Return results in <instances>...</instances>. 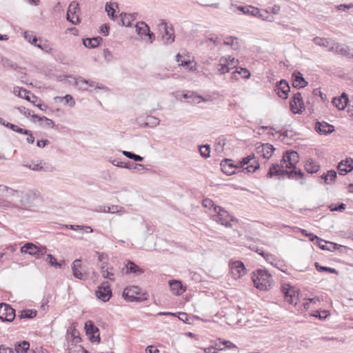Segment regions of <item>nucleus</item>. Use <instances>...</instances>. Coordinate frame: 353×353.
Masks as SVG:
<instances>
[{"label": "nucleus", "instance_id": "obj_1", "mask_svg": "<svg viewBox=\"0 0 353 353\" xmlns=\"http://www.w3.org/2000/svg\"><path fill=\"white\" fill-rule=\"evenodd\" d=\"M37 194L0 185V209H27L33 205Z\"/></svg>", "mask_w": 353, "mask_h": 353}, {"label": "nucleus", "instance_id": "obj_2", "mask_svg": "<svg viewBox=\"0 0 353 353\" xmlns=\"http://www.w3.org/2000/svg\"><path fill=\"white\" fill-rule=\"evenodd\" d=\"M284 174H287L290 179H301L300 183L301 184L305 183L303 179L304 173L301 170L292 171L284 170V165L282 163H281V165L278 163L272 164L269 169L267 176L272 178L274 176H281Z\"/></svg>", "mask_w": 353, "mask_h": 353}, {"label": "nucleus", "instance_id": "obj_3", "mask_svg": "<svg viewBox=\"0 0 353 353\" xmlns=\"http://www.w3.org/2000/svg\"><path fill=\"white\" fill-rule=\"evenodd\" d=\"M252 281L254 286L260 290H268L272 282V276L265 270H258L253 272Z\"/></svg>", "mask_w": 353, "mask_h": 353}, {"label": "nucleus", "instance_id": "obj_4", "mask_svg": "<svg viewBox=\"0 0 353 353\" xmlns=\"http://www.w3.org/2000/svg\"><path fill=\"white\" fill-rule=\"evenodd\" d=\"M214 212L216 214L212 215L213 220L226 228L232 227L230 221H233V218L226 210L221 206H214Z\"/></svg>", "mask_w": 353, "mask_h": 353}, {"label": "nucleus", "instance_id": "obj_5", "mask_svg": "<svg viewBox=\"0 0 353 353\" xmlns=\"http://www.w3.org/2000/svg\"><path fill=\"white\" fill-rule=\"evenodd\" d=\"M22 254H28L31 256L39 259L46 252V248L44 246H37L32 243H25L20 249Z\"/></svg>", "mask_w": 353, "mask_h": 353}, {"label": "nucleus", "instance_id": "obj_6", "mask_svg": "<svg viewBox=\"0 0 353 353\" xmlns=\"http://www.w3.org/2000/svg\"><path fill=\"white\" fill-rule=\"evenodd\" d=\"M299 161V155L296 151L285 152L281 160V163L284 165V168L291 169L293 170H296V165Z\"/></svg>", "mask_w": 353, "mask_h": 353}, {"label": "nucleus", "instance_id": "obj_7", "mask_svg": "<svg viewBox=\"0 0 353 353\" xmlns=\"http://www.w3.org/2000/svg\"><path fill=\"white\" fill-rule=\"evenodd\" d=\"M23 166L28 168L33 171L52 172L55 168L50 163L43 162L40 160L32 161L30 164H23Z\"/></svg>", "mask_w": 353, "mask_h": 353}, {"label": "nucleus", "instance_id": "obj_8", "mask_svg": "<svg viewBox=\"0 0 353 353\" xmlns=\"http://www.w3.org/2000/svg\"><path fill=\"white\" fill-rule=\"evenodd\" d=\"M137 33L143 39V37H148L150 43L155 39L154 34L150 30L149 26L143 21H139L135 26Z\"/></svg>", "mask_w": 353, "mask_h": 353}, {"label": "nucleus", "instance_id": "obj_9", "mask_svg": "<svg viewBox=\"0 0 353 353\" xmlns=\"http://www.w3.org/2000/svg\"><path fill=\"white\" fill-rule=\"evenodd\" d=\"M96 296L103 301L107 302L112 296V290L108 282H103L95 292Z\"/></svg>", "mask_w": 353, "mask_h": 353}, {"label": "nucleus", "instance_id": "obj_10", "mask_svg": "<svg viewBox=\"0 0 353 353\" xmlns=\"http://www.w3.org/2000/svg\"><path fill=\"white\" fill-rule=\"evenodd\" d=\"M15 310L6 303L0 304V319L2 321H12L15 318Z\"/></svg>", "mask_w": 353, "mask_h": 353}, {"label": "nucleus", "instance_id": "obj_11", "mask_svg": "<svg viewBox=\"0 0 353 353\" xmlns=\"http://www.w3.org/2000/svg\"><path fill=\"white\" fill-rule=\"evenodd\" d=\"M182 96L186 101L190 103L197 104L201 102H209L211 101V97L210 96L203 97L193 91H187L185 93L183 94Z\"/></svg>", "mask_w": 353, "mask_h": 353}, {"label": "nucleus", "instance_id": "obj_12", "mask_svg": "<svg viewBox=\"0 0 353 353\" xmlns=\"http://www.w3.org/2000/svg\"><path fill=\"white\" fill-rule=\"evenodd\" d=\"M159 28L163 30L162 40L165 44H170L174 41V34L172 27L168 26L167 23L162 21L159 25Z\"/></svg>", "mask_w": 353, "mask_h": 353}, {"label": "nucleus", "instance_id": "obj_13", "mask_svg": "<svg viewBox=\"0 0 353 353\" xmlns=\"http://www.w3.org/2000/svg\"><path fill=\"white\" fill-rule=\"evenodd\" d=\"M281 291L284 294L285 301L288 303L290 304H294L295 305L297 304V293L293 288H291L290 285L286 284L282 286Z\"/></svg>", "mask_w": 353, "mask_h": 353}, {"label": "nucleus", "instance_id": "obj_14", "mask_svg": "<svg viewBox=\"0 0 353 353\" xmlns=\"http://www.w3.org/2000/svg\"><path fill=\"white\" fill-rule=\"evenodd\" d=\"M230 271L232 276L237 279L245 274V268L241 261H236L231 264Z\"/></svg>", "mask_w": 353, "mask_h": 353}, {"label": "nucleus", "instance_id": "obj_15", "mask_svg": "<svg viewBox=\"0 0 353 353\" xmlns=\"http://www.w3.org/2000/svg\"><path fill=\"white\" fill-rule=\"evenodd\" d=\"M139 288L137 286H132L125 288L123 292V298L130 302L139 301L140 298L137 297L139 294Z\"/></svg>", "mask_w": 353, "mask_h": 353}, {"label": "nucleus", "instance_id": "obj_16", "mask_svg": "<svg viewBox=\"0 0 353 353\" xmlns=\"http://www.w3.org/2000/svg\"><path fill=\"white\" fill-rule=\"evenodd\" d=\"M85 330L86 334L90 336V338L93 341H99L100 339L99 329L94 325L91 321H88L85 323Z\"/></svg>", "mask_w": 353, "mask_h": 353}, {"label": "nucleus", "instance_id": "obj_17", "mask_svg": "<svg viewBox=\"0 0 353 353\" xmlns=\"http://www.w3.org/2000/svg\"><path fill=\"white\" fill-rule=\"evenodd\" d=\"M332 103L338 110H344L349 103L348 96L343 92L340 97L333 98Z\"/></svg>", "mask_w": 353, "mask_h": 353}, {"label": "nucleus", "instance_id": "obj_18", "mask_svg": "<svg viewBox=\"0 0 353 353\" xmlns=\"http://www.w3.org/2000/svg\"><path fill=\"white\" fill-rule=\"evenodd\" d=\"M337 169L341 175H345L350 172L353 170V159L347 158L345 160L341 161L339 163Z\"/></svg>", "mask_w": 353, "mask_h": 353}, {"label": "nucleus", "instance_id": "obj_19", "mask_svg": "<svg viewBox=\"0 0 353 353\" xmlns=\"http://www.w3.org/2000/svg\"><path fill=\"white\" fill-rule=\"evenodd\" d=\"M315 130L319 134H328L332 133L334 130V128L332 125H330L325 121H317L315 124Z\"/></svg>", "mask_w": 353, "mask_h": 353}, {"label": "nucleus", "instance_id": "obj_20", "mask_svg": "<svg viewBox=\"0 0 353 353\" xmlns=\"http://www.w3.org/2000/svg\"><path fill=\"white\" fill-rule=\"evenodd\" d=\"M290 110L294 109H296V110H301L302 109L305 110L304 103L301 92H297L294 94L293 97L290 101Z\"/></svg>", "mask_w": 353, "mask_h": 353}, {"label": "nucleus", "instance_id": "obj_21", "mask_svg": "<svg viewBox=\"0 0 353 353\" xmlns=\"http://www.w3.org/2000/svg\"><path fill=\"white\" fill-rule=\"evenodd\" d=\"M72 271L73 276L78 279L84 280L87 278V274L81 270V264L80 259H76L72 264Z\"/></svg>", "mask_w": 353, "mask_h": 353}, {"label": "nucleus", "instance_id": "obj_22", "mask_svg": "<svg viewBox=\"0 0 353 353\" xmlns=\"http://www.w3.org/2000/svg\"><path fill=\"white\" fill-rule=\"evenodd\" d=\"M276 91L279 97L287 99L290 88L285 80H281L276 85Z\"/></svg>", "mask_w": 353, "mask_h": 353}, {"label": "nucleus", "instance_id": "obj_23", "mask_svg": "<svg viewBox=\"0 0 353 353\" xmlns=\"http://www.w3.org/2000/svg\"><path fill=\"white\" fill-rule=\"evenodd\" d=\"M221 170L228 176L232 175L235 173V169L238 168V165H234L232 163V160L225 159L221 163Z\"/></svg>", "mask_w": 353, "mask_h": 353}, {"label": "nucleus", "instance_id": "obj_24", "mask_svg": "<svg viewBox=\"0 0 353 353\" xmlns=\"http://www.w3.org/2000/svg\"><path fill=\"white\" fill-rule=\"evenodd\" d=\"M292 85L294 88L300 89L305 87L307 82L305 80L303 74L299 71H294L292 74Z\"/></svg>", "mask_w": 353, "mask_h": 353}, {"label": "nucleus", "instance_id": "obj_25", "mask_svg": "<svg viewBox=\"0 0 353 353\" xmlns=\"http://www.w3.org/2000/svg\"><path fill=\"white\" fill-rule=\"evenodd\" d=\"M274 148L272 145L269 143L262 144L257 148V152L259 153L264 159H269L272 157Z\"/></svg>", "mask_w": 353, "mask_h": 353}, {"label": "nucleus", "instance_id": "obj_26", "mask_svg": "<svg viewBox=\"0 0 353 353\" xmlns=\"http://www.w3.org/2000/svg\"><path fill=\"white\" fill-rule=\"evenodd\" d=\"M100 268L102 276L104 279H107L111 281H114L115 280L114 274L112 272V266H108V263H103L101 264Z\"/></svg>", "mask_w": 353, "mask_h": 353}, {"label": "nucleus", "instance_id": "obj_27", "mask_svg": "<svg viewBox=\"0 0 353 353\" xmlns=\"http://www.w3.org/2000/svg\"><path fill=\"white\" fill-rule=\"evenodd\" d=\"M159 119L156 117L147 115L143 119H139V123L141 125L153 128L159 123Z\"/></svg>", "mask_w": 353, "mask_h": 353}, {"label": "nucleus", "instance_id": "obj_28", "mask_svg": "<svg viewBox=\"0 0 353 353\" xmlns=\"http://www.w3.org/2000/svg\"><path fill=\"white\" fill-rule=\"evenodd\" d=\"M171 291L174 294L179 295L185 291V288H183L181 281L176 280H172L169 282Z\"/></svg>", "mask_w": 353, "mask_h": 353}, {"label": "nucleus", "instance_id": "obj_29", "mask_svg": "<svg viewBox=\"0 0 353 353\" xmlns=\"http://www.w3.org/2000/svg\"><path fill=\"white\" fill-rule=\"evenodd\" d=\"M320 168L319 163L314 161L312 159H307L305 164V170L310 174L316 173Z\"/></svg>", "mask_w": 353, "mask_h": 353}, {"label": "nucleus", "instance_id": "obj_30", "mask_svg": "<svg viewBox=\"0 0 353 353\" xmlns=\"http://www.w3.org/2000/svg\"><path fill=\"white\" fill-rule=\"evenodd\" d=\"M13 92L16 96L25 99L28 101H30L31 97L34 98L33 94H31L30 92L23 88L16 87L14 88Z\"/></svg>", "mask_w": 353, "mask_h": 353}, {"label": "nucleus", "instance_id": "obj_31", "mask_svg": "<svg viewBox=\"0 0 353 353\" xmlns=\"http://www.w3.org/2000/svg\"><path fill=\"white\" fill-rule=\"evenodd\" d=\"M315 244L318 245L319 248L323 250H328L333 252L341 247H343L341 245H338L337 243L332 242H327L323 240L322 243H315Z\"/></svg>", "mask_w": 353, "mask_h": 353}, {"label": "nucleus", "instance_id": "obj_32", "mask_svg": "<svg viewBox=\"0 0 353 353\" xmlns=\"http://www.w3.org/2000/svg\"><path fill=\"white\" fill-rule=\"evenodd\" d=\"M102 38L100 37H93L91 39L87 38L83 40V43L85 47L88 48H95L100 44Z\"/></svg>", "mask_w": 353, "mask_h": 353}, {"label": "nucleus", "instance_id": "obj_33", "mask_svg": "<svg viewBox=\"0 0 353 353\" xmlns=\"http://www.w3.org/2000/svg\"><path fill=\"white\" fill-rule=\"evenodd\" d=\"M220 63L217 65V70L220 74H224L230 72V63L226 58H221Z\"/></svg>", "mask_w": 353, "mask_h": 353}, {"label": "nucleus", "instance_id": "obj_34", "mask_svg": "<svg viewBox=\"0 0 353 353\" xmlns=\"http://www.w3.org/2000/svg\"><path fill=\"white\" fill-rule=\"evenodd\" d=\"M336 172L334 170H330L327 172V173H324L321 176V179L324 181L325 184H331L334 181L336 178Z\"/></svg>", "mask_w": 353, "mask_h": 353}, {"label": "nucleus", "instance_id": "obj_35", "mask_svg": "<svg viewBox=\"0 0 353 353\" xmlns=\"http://www.w3.org/2000/svg\"><path fill=\"white\" fill-rule=\"evenodd\" d=\"M0 123L7 128H9L10 129H11L13 131L17 132L18 133H21V134H28L29 133L28 130L21 128L19 127L18 125L12 124L10 123L6 122L2 118H0Z\"/></svg>", "mask_w": 353, "mask_h": 353}, {"label": "nucleus", "instance_id": "obj_36", "mask_svg": "<svg viewBox=\"0 0 353 353\" xmlns=\"http://www.w3.org/2000/svg\"><path fill=\"white\" fill-rule=\"evenodd\" d=\"M32 117L34 122L39 121L41 123V125H43L44 126L51 128L54 126V122L52 121V120L48 119L46 117H39L37 115L33 114Z\"/></svg>", "mask_w": 353, "mask_h": 353}, {"label": "nucleus", "instance_id": "obj_37", "mask_svg": "<svg viewBox=\"0 0 353 353\" xmlns=\"http://www.w3.org/2000/svg\"><path fill=\"white\" fill-rule=\"evenodd\" d=\"M73 79H74V85L79 89L82 90H87L88 89V80H86L81 77H73Z\"/></svg>", "mask_w": 353, "mask_h": 353}, {"label": "nucleus", "instance_id": "obj_38", "mask_svg": "<svg viewBox=\"0 0 353 353\" xmlns=\"http://www.w3.org/2000/svg\"><path fill=\"white\" fill-rule=\"evenodd\" d=\"M238 10L243 12V14L250 15V16H254L256 15L259 12V8H255L254 6H239L238 7Z\"/></svg>", "mask_w": 353, "mask_h": 353}, {"label": "nucleus", "instance_id": "obj_39", "mask_svg": "<svg viewBox=\"0 0 353 353\" xmlns=\"http://www.w3.org/2000/svg\"><path fill=\"white\" fill-rule=\"evenodd\" d=\"M126 269L128 272L134 273L137 275H140L143 272V270L139 268L137 265H136L132 261H129L126 264Z\"/></svg>", "mask_w": 353, "mask_h": 353}, {"label": "nucleus", "instance_id": "obj_40", "mask_svg": "<svg viewBox=\"0 0 353 353\" xmlns=\"http://www.w3.org/2000/svg\"><path fill=\"white\" fill-rule=\"evenodd\" d=\"M260 168V164L258 159L254 155L253 159L250 161L249 165L245 167L243 170H246L248 172L253 173Z\"/></svg>", "mask_w": 353, "mask_h": 353}, {"label": "nucleus", "instance_id": "obj_41", "mask_svg": "<svg viewBox=\"0 0 353 353\" xmlns=\"http://www.w3.org/2000/svg\"><path fill=\"white\" fill-rule=\"evenodd\" d=\"M30 344L28 341H23L22 343L15 345L14 349H12L13 353H26L29 349Z\"/></svg>", "mask_w": 353, "mask_h": 353}, {"label": "nucleus", "instance_id": "obj_42", "mask_svg": "<svg viewBox=\"0 0 353 353\" xmlns=\"http://www.w3.org/2000/svg\"><path fill=\"white\" fill-rule=\"evenodd\" d=\"M120 17H121V21L122 25L124 26H127V27L130 26L131 22L133 20H134V17L133 14H126V13L122 12L120 14Z\"/></svg>", "mask_w": 353, "mask_h": 353}, {"label": "nucleus", "instance_id": "obj_43", "mask_svg": "<svg viewBox=\"0 0 353 353\" xmlns=\"http://www.w3.org/2000/svg\"><path fill=\"white\" fill-rule=\"evenodd\" d=\"M54 99L57 102H62L64 104H68L69 106L71 108L73 107L75 103L73 97L70 94H66L65 97H55Z\"/></svg>", "mask_w": 353, "mask_h": 353}, {"label": "nucleus", "instance_id": "obj_44", "mask_svg": "<svg viewBox=\"0 0 353 353\" xmlns=\"http://www.w3.org/2000/svg\"><path fill=\"white\" fill-rule=\"evenodd\" d=\"M37 310H24L20 312V314L18 315L19 319H32L37 315Z\"/></svg>", "mask_w": 353, "mask_h": 353}, {"label": "nucleus", "instance_id": "obj_45", "mask_svg": "<svg viewBox=\"0 0 353 353\" xmlns=\"http://www.w3.org/2000/svg\"><path fill=\"white\" fill-rule=\"evenodd\" d=\"M336 53L343 56L350 54V48L343 44L336 43Z\"/></svg>", "mask_w": 353, "mask_h": 353}, {"label": "nucleus", "instance_id": "obj_46", "mask_svg": "<svg viewBox=\"0 0 353 353\" xmlns=\"http://www.w3.org/2000/svg\"><path fill=\"white\" fill-rule=\"evenodd\" d=\"M237 74H241L243 79H249L250 72L248 70L243 68H237L236 70L232 72V78L237 79Z\"/></svg>", "mask_w": 353, "mask_h": 353}, {"label": "nucleus", "instance_id": "obj_47", "mask_svg": "<svg viewBox=\"0 0 353 353\" xmlns=\"http://www.w3.org/2000/svg\"><path fill=\"white\" fill-rule=\"evenodd\" d=\"M68 353H88L81 345L71 343L68 345Z\"/></svg>", "mask_w": 353, "mask_h": 353}, {"label": "nucleus", "instance_id": "obj_48", "mask_svg": "<svg viewBox=\"0 0 353 353\" xmlns=\"http://www.w3.org/2000/svg\"><path fill=\"white\" fill-rule=\"evenodd\" d=\"M301 232L305 236L309 237L310 240L312 241L314 243L323 242V239H320L319 236L314 234L313 233L308 232L306 230L301 229Z\"/></svg>", "mask_w": 353, "mask_h": 353}, {"label": "nucleus", "instance_id": "obj_49", "mask_svg": "<svg viewBox=\"0 0 353 353\" xmlns=\"http://www.w3.org/2000/svg\"><path fill=\"white\" fill-rule=\"evenodd\" d=\"M203 45L208 46L211 50L214 49L216 46L219 45V41L216 37L206 38L203 42Z\"/></svg>", "mask_w": 353, "mask_h": 353}, {"label": "nucleus", "instance_id": "obj_50", "mask_svg": "<svg viewBox=\"0 0 353 353\" xmlns=\"http://www.w3.org/2000/svg\"><path fill=\"white\" fill-rule=\"evenodd\" d=\"M107 212L112 214L120 213L119 215H121L123 213L125 212V208L121 205H112L108 206Z\"/></svg>", "mask_w": 353, "mask_h": 353}, {"label": "nucleus", "instance_id": "obj_51", "mask_svg": "<svg viewBox=\"0 0 353 353\" xmlns=\"http://www.w3.org/2000/svg\"><path fill=\"white\" fill-rule=\"evenodd\" d=\"M114 5L116 7H117V4L115 3H106L105 7V12L108 13V17H110L113 20L115 18V16H114L115 10L114 8Z\"/></svg>", "mask_w": 353, "mask_h": 353}, {"label": "nucleus", "instance_id": "obj_52", "mask_svg": "<svg viewBox=\"0 0 353 353\" xmlns=\"http://www.w3.org/2000/svg\"><path fill=\"white\" fill-rule=\"evenodd\" d=\"M312 41L316 46L322 47H328L330 44L329 39L326 38L316 37Z\"/></svg>", "mask_w": 353, "mask_h": 353}, {"label": "nucleus", "instance_id": "obj_53", "mask_svg": "<svg viewBox=\"0 0 353 353\" xmlns=\"http://www.w3.org/2000/svg\"><path fill=\"white\" fill-rule=\"evenodd\" d=\"M314 265H315V268L316 269V270L318 272H327L329 273H332V274H337L338 272L336 269L334 268H329V267H325V266H322L321 265H319V263L316 262L314 263Z\"/></svg>", "mask_w": 353, "mask_h": 353}, {"label": "nucleus", "instance_id": "obj_54", "mask_svg": "<svg viewBox=\"0 0 353 353\" xmlns=\"http://www.w3.org/2000/svg\"><path fill=\"white\" fill-rule=\"evenodd\" d=\"M1 63L5 68H11L13 70H17L18 68V66L15 63L12 62L11 60L7 58H2Z\"/></svg>", "mask_w": 353, "mask_h": 353}, {"label": "nucleus", "instance_id": "obj_55", "mask_svg": "<svg viewBox=\"0 0 353 353\" xmlns=\"http://www.w3.org/2000/svg\"><path fill=\"white\" fill-rule=\"evenodd\" d=\"M63 227L66 229H70V230H77V229L81 230V229L85 228V229L88 230L87 231L88 232L91 233L93 232V230L90 226L78 225H64Z\"/></svg>", "mask_w": 353, "mask_h": 353}, {"label": "nucleus", "instance_id": "obj_56", "mask_svg": "<svg viewBox=\"0 0 353 353\" xmlns=\"http://www.w3.org/2000/svg\"><path fill=\"white\" fill-rule=\"evenodd\" d=\"M200 154L203 158H208L210 156V147L209 145H204L199 148Z\"/></svg>", "mask_w": 353, "mask_h": 353}, {"label": "nucleus", "instance_id": "obj_57", "mask_svg": "<svg viewBox=\"0 0 353 353\" xmlns=\"http://www.w3.org/2000/svg\"><path fill=\"white\" fill-rule=\"evenodd\" d=\"M123 154L128 157V159H133L135 161H141L143 158L138 154H134L131 152L128 151H123Z\"/></svg>", "mask_w": 353, "mask_h": 353}, {"label": "nucleus", "instance_id": "obj_58", "mask_svg": "<svg viewBox=\"0 0 353 353\" xmlns=\"http://www.w3.org/2000/svg\"><path fill=\"white\" fill-rule=\"evenodd\" d=\"M24 38L27 41L34 46H35L37 42V38L33 36L32 32L28 31L24 32Z\"/></svg>", "mask_w": 353, "mask_h": 353}, {"label": "nucleus", "instance_id": "obj_59", "mask_svg": "<svg viewBox=\"0 0 353 353\" xmlns=\"http://www.w3.org/2000/svg\"><path fill=\"white\" fill-rule=\"evenodd\" d=\"M79 10V3L76 1H72L68 8V12L75 16L76 12Z\"/></svg>", "mask_w": 353, "mask_h": 353}, {"label": "nucleus", "instance_id": "obj_60", "mask_svg": "<svg viewBox=\"0 0 353 353\" xmlns=\"http://www.w3.org/2000/svg\"><path fill=\"white\" fill-rule=\"evenodd\" d=\"M254 17H258L259 19H261L263 20L271 21L272 19H270V17L268 16V12L266 10H261L259 9V12L256 15H254Z\"/></svg>", "mask_w": 353, "mask_h": 353}, {"label": "nucleus", "instance_id": "obj_61", "mask_svg": "<svg viewBox=\"0 0 353 353\" xmlns=\"http://www.w3.org/2000/svg\"><path fill=\"white\" fill-rule=\"evenodd\" d=\"M46 261L52 265L55 268H61V264L57 261V259L51 254H47Z\"/></svg>", "mask_w": 353, "mask_h": 353}, {"label": "nucleus", "instance_id": "obj_62", "mask_svg": "<svg viewBox=\"0 0 353 353\" xmlns=\"http://www.w3.org/2000/svg\"><path fill=\"white\" fill-rule=\"evenodd\" d=\"M220 343L225 346V349L231 350V349H237V346L232 343L230 341H227L225 339H219Z\"/></svg>", "mask_w": 353, "mask_h": 353}, {"label": "nucleus", "instance_id": "obj_63", "mask_svg": "<svg viewBox=\"0 0 353 353\" xmlns=\"http://www.w3.org/2000/svg\"><path fill=\"white\" fill-rule=\"evenodd\" d=\"M259 254L261 255L266 261L273 263V261H275V257L274 255L270 253H265L264 252H259Z\"/></svg>", "mask_w": 353, "mask_h": 353}, {"label": "nucleus", "instance_id": "obj_64", "mask_svg": "<svg viewBox=\"0 0 353 353\" xmlns=\"http://www.w3.org/2000/svg\"><path fill=\"white\" fill-rule=\"evenodd\" d=\"M254 155V154H252L247 156L246 157L243 158L242 160L239 162V165H238L239 168L243 167L245 165H249L250 161L253 159Z\"/></svg>", "mask_w": 353, "mask_h": 353}]
</instances>
